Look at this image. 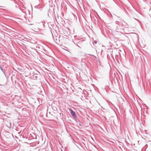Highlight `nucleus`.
<instances>
[{
    "mask_svg": "<svg viewBox=\"0 0 151 151\" xmlns=\"http://www.w3.org/2000/svg\"><path fill=\"white\" fill-rule=\"evenodd\" d=\"M70 111L71 114L73 116L74 118H76V115L75 113V112H74L72 110H70Z\"/></svg>",
    "mask_w": 151,
    "mask_h": 151,
    "instance_id": "1",
    "label": "nucleus"
},
{
    "mask_svg": "<svg viewBox=\"0 0 151 151\" xmlns=\"http://www.w3.org/2000/svg\"><path fill=\"white\" fill-rule=\"evenodd\" d=\"M94 42L95 43V44H96L97 43V41H94Z\"/></svg>",
    "mask_w": 151,
    "mask_h": 151,
    "instance_id": "2",
    "label": "nucleus"
}]
</instances>
